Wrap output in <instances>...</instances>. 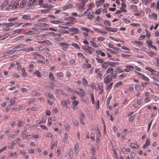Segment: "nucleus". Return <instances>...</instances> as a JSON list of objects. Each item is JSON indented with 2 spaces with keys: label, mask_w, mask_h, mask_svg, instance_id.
I'll return each mask as SVG.
<instances>
[{
  "label": "nucleus",
  "mask_w": 159,
  "mask_h": 159,
  "mask_svg": "<svg viewBox=\"0 0 159 159\" xmlns=\"http://www.w3.org/2000/svg\"><path fill=\"white\" fill-rule=\"evenodd\" d=\"M131 43L133 44H136L138 46H142L143 45V44L140 42L137 41H133L131 42Z\"/></svg>",
  "instance_id": "obj_42"
},
{
  "label": "nucleus",
  "mask_w": 159,
  "mask_h": 159,
  "mask_svg": "<svg viewBox=\"0 0 159 159\" xmlns=\"http://www.w3.org/2000/svg\"><path fill=\"white\" fill-rule=\"evenodd\" d=\"M108 61L103 62L101 65L102 67L104 70L108 68Z\"/></svg>",
  "instance_id": "obj_12"
},
{
  "label": "nucleus",
  "mask_w": 159,
  "mask_h": 159,
  "mask_svg": "<svg viewBox=\"0 0 159 159\" xmlns=\"http://www.w3.org/2000/svg\"><path fill=\"white\" fill-rule=\"evenodd\" d=\"M26 2L25 1H21L19 4V7L21 8H23L26 5Z\"/></svg>",
  "instance_id": "obj_25"
},
{
  "label": "nucleus",
  "mask_w": 159,
  "mask_h": 159,
  "mask_svg": "<svg viewBox=\"0 0 159 159\" xmlns=\"http://www.w3.org/2000/svg\"><path fill=\"white\" fill-rule=\"evenodd\" d=\"M150 141L149 139H147L146 141V142L145 144L143 145V148H145L147 147L148 146L150 143Z\"/></svg>",
  "instance_id": "obj_16"
},
{
  "label": "nucleus",
  "mask_w": 159,
  "mask_h": 159,
  "mask_svg": "<svg viewBox=\"0 0 159 159\" xmlns=\"http://www.w3.org/2000/svg\"><path fill=\"white\" fill-rule=\"evenodd\" d=\"M9 36L8 34H6L3 35H0V39L1 40H3L6 39Z\"/></svg>",
  "instance_id": "obj_35"
},
{
  "label": "nucleus",
  "mask_w": 159,
  "mask_h": 159,
  "mask_svg": "<svg viewBox=\"0 0 159 159\" xmlns=\"http://www.w3.org/2000/svg\"><path fill=\"white\" fill-rule=\"evenodd\" d=\"M81 30H84V31H85L86 32H91L92 31L90 29H89L86 28H84V27L81 28Z\"/></svg>",
  "instance_id": "obj_58"
},
{
  "label": "nucleus",
  "mask_w": 159,
  "mask_h": 159,
  "mask_svg": "<svg viewBox=\"0 0 159 159\" xmlns=\"http://www.w3.org/2000/svg\"><path fill=\"white\" fill-rule=\"evenodd\" d=\"M146 52L150 57L152 56V55L156 56V53L152 51Z\"/></svg>",
  "instance_id": "obj_33"
},
{
  "label": "nucleus",
  "mask_w": 159,
  "mask_h": 159,
  "mask_svg": "<svg viewBox=\"0 0 159 159\" xmlns=\"http://www.w3.org/2000/svg\"><path fill=\"white\" fill-rule=\"evenodd\" d=\"M79 103V102L76 100H74L72 102V105L74 107L76 106Z\"/></svg>",
  "instance_id": "obj_53"
},
{
  "label": "nucleus",
  "mask_w": 159,
  "mask_h": 159,
  "mask_svg": "<svg viewBox=\"0 0 159 159\" xmlns=\"http://www.w3.org/2000/svg\"><path fill=\"white\" fill-rule=\"evenodd\" d=\"M50 22L52 23L58 24L60 23H62V21L58 20V21H55V20H51L50 21Z\"/></svg>",
  "instance_id": "obj_38"
},
{
  "label": "nucleus",
  "mask_w": 159,
  "mask_h": 159,
  "mask_svg": "<svg viewBox=\"0 0 159 159\" xmlns=\"http://www.w3.org/2000/svg\"><path fill=\"white\" fill-rule=\"evenodd\" d=\"M17 24L15 22H14L9 23H4L3 25L4 26H6L7 27H11L14 25L15 24Z\"/></svg>",
  "instance_id": "obj_19"
},
{
  "label": "nucleus",
  "mask_w": 159,
  "mask_h": 159,
  "mask_svg": "<svg viewBox=\"0 0 159 159\" xmlns=\"http://www.w3.org/2000/svg\"><path fill=\"white\" fill-rule=\"evenodd\" d=\"M68 30L69 32H74V33H78L79 32V29L76 28H69Z\"/></svg>",
  "instance_id": "obj_13"
},
{
  "label": "nucleus",
  "mask_w": 159,
  "mask_h": 159,
  "mask_svg": "<svg viewBox=\"0 0 159 159\" xmlns=\"http://www.w3.org/2000/svg\"><path fill=\"white\" fill-rule=\"evenodd\" d=\"M70 21L71 22H73L74 24V23L75 22H76V19L75 18L72 16L70 17Z\"/></svg>",
  "instance_id": "obj_60"
},
{
  "label": "nucleus",
  "mask_w": 159,
  "mask_h": 159,
  "mask_svg": "<svg viewBox=\"0 0 159 159\" xmlns=\"http://www.w3.org/2000/svg\"><path fill=\"white\" fill-rule=\"evenodd\" d=\"M34 74H35L39 77H41V74L38 70H36L34 71Z\"/></svg>",
  "instance_id": "obj_55"
},
{
  "label": "nucleus",
  "mask_w": 159,
  "mask_h": 159,
  "mask_svg": "<svg viewBox=\"0 0 159 159\" xmlns=\"http://www.w3.org/2000/svg\"><path fill=\"white\" fill-rule=\"evenodd\" d=\"M98 51L99 52V54H100L101 56L103 57L105 56V53L103 52H102V50H98L96 51V53L97 54H98Z\"/></svg>",
  "instance_id": "obj_48"
},
{
  "label": "nucleus",
  "mask_w": 159,
  "mask_h": 159,
  "mask_svg": "<svg viewBox=\"0 0 159 159\" xmlns=\"http://www.w3.org/2000/svg\"><path fill=\"white\" fill-rule=\"evenodd\" d=\"M129 146L132 148L138 149L139 148V146L138 145L133 143H130Z\"/></svg>",
  "instance_id": "obj_29"
},
{
  "label": "nucleus",
  "mask_w": 159,
  "mask_h": 159,
  "mask_svg": "<svg viewBox=\"0 0 159 159\" xmlns=\"http://www.w3.org/2000/svg\"><path fill=\"white\" fill-rule=\"evenodd\" d=\"M69 156L71 157L73 156V150L72 149H70L68 153Z\"/></svg>",
  "instance_id": "obj_46"
},
{
  "label": "nucleus",
  "mask_w": 159,
  "mask_h": 159,
  "mask_svg": "<svg viewBox=\"0 0 159 159\" xmlns=\"http://www.w3.org/2000/svg\"><path fill=\"white\" fill-rule=\"evenodd\" d=\"M73 24H73V22H71L70 21H69L68 22H66L65 23L64 25H68L69 26H72Z\"/></svg>",
  "instance_id": "obj_56"
},
{
  "label": "nucleus",
  "mask_w": 159,
  "mask_h": 159,
  "mask_svg": "<svg viewBox=\"0 0 159 159\" xmlns=\"http://www.w3.org/2000/svg\"><path fill=\"white\" fill-rule=\"evenodd\" d=\"M24 124L25 122L24 121L21 120L18 121L17 126L18 127H21L24 125Z\"/></svg>",
  "instance_id": "obj_36"
},
{
  "label": "nucleus",
  "mask_w": 159,
  "mask_h": 159,
  "mask_svg": "<svg viewBox=\"0 0 159 159\" xmlns=\"http://www.w3.org/2000/svg\"><path fill=\"white\" fill-rule=\"evenodd\" d=\"M104 1H97L95 2L96 4L97 7H99L104 2Z\"/></svg>",
  "instance_id": "obj_32"
},
{
  "label": "nucleus",
  "mask_w": 159,
  "mask_h": 159,
  "mask_svg": "<svg viewBox=\"0 0 159 159\" xmlns=\"http://www.w3.org/2000/svg\"><path fill=\"white\" fill-rule=\"evenodd\" d=\"M134 69V67L131 65H128L125 66L124 69L125 71L129 72L133 71Z\"/></svg>",
  "instance_id": "obj_8"
},
{
  "label": "nucleus",
  "mask_w": 159,
  "mask_h": 159,
  "mask_svg": "<svg viewBox=\"0 0 159 159\" xmlns=\"http://www.w3.org/2000/svg\"><path fill=\"white\" fill-rule=\"evenodd\" d=\"M108 64L109 66H110L113 67H114L116 66V63L114 62L108 61Z\"/></svg>",
  "instance_id": "obj_45"
},
{
  "label": "nucleus",
  "mask_w": 159,
  "mask_h": 159,
  "mask_svg": "<svg viewBox=\"0 0 159 159\" xmlns=\"http://www.w3.org/2000/svg\"><path fill=\"white\" fill-rule=\"evenodd\" d=\"M23 30V29H18L15 30H13L12 31V34H16L20 32L21 31Z\"/></svg>",
  "instance_id": "obj_37"
},
{
  "label": "nucleus",
  "mask_w": 159,
  "mask_h": 159,
  "mask_svg": "<svg viewBox=\"0 0 159 159\" xmlns=\"http://www.w3.org/2000/svg\"><path fill=\"white\" fill-rule=\"evenodd\" d=\"M21 18L24 20H33L34 18L32 17L30 15L24 14L22 15Z\"/></svg>",
  "instance_id": "obj_7"
},
{
  "label": "nucleus",
  "mask_w": 159,
  "mask_h": 159,
  "mask_svg": "<svg viewBox=\"0 0 159 159\" xmlns=\"http://www.w3.org/2000/svg\"><path fill=\"white\" fill-rule=\"evenodd\" d=\"M22 50H23V51L26 52H28L30 51H34V49L33 48L30 47L28 48H25V49H23Z\"/></svg>",
  "instance_id": "obj_24"
},
{
  "label": "nucleus",
  "mask_w": 159,
  "mask_h": 159,
  "mask_svg": "<svg viewBox=\"0 0 159 159\" xmlns=\"http://www.w3.org/2000/svg\"><path fill=\"white\" fill-rule=\"evenodd\" d=\"M103 74V71L102 70H101L99 72L97 73V76L98 78L99 79L101 78Z\"/></svg>",
  "instance_id": "obj_31"
},
{
  "label": "nucleus",
  "mask_w": 159,
  "mask_h": 159,
  "mask_svg": "<svg viewBox=\"0 0 159 159\" xmlns=\"http://www.w3.org/2000/svg\"><path fill=\"white\" fill-rule=\"evenodd\" d=\"M112 98V96L111 95H109L108 98H107V102L106 104V105L107 106V105H108L110 103V100Z\"/></svg>",
  "instance_id": "obj_51"
},
{
  "label": "nucleus",
  "mask_w": 159,
  "mask_h": 159,
  "mask_svg": "<svg viewBox=\"0 0 159 159\" xmlns=\"http://www.w3.org/2000/svg\"><path fill=\"white\" fill-rule=\"evenodd\" d=\"M130 8L133 9L134 10L136 11L137 10V8L136 6L135 5H132L130 6Z\"/></svg>",
  "instance_id": "obj_63"
},
{
  "label": "nucleus",
  "mask_w": 159,
  "mask_h": 159,
  "mask_svg": "<svg viewBox=\"0 0 159 159\" xmlns=\"http://www.w3.org/2000/svg\"><path fill=\"white\" fill-rule=\"evenodd\" d=\"M90 96H91V101H92V103L93 104H94L95 99H94V97L93 94V93H91L90 94Z\"/></svg>",
  "instance_id": "obj_59"
},
{
  "label": "nucleus",
  "mask_w": 159,
  "mask_h": 159,
  "mask_svg": "<svg viewBox=\"0 0 159 159\" xmlns=\"http://www.w3.org/2000/svg\"><path fill=\"white\" fill-rule=\"evenodd\" d=\"M146 42H147V43L148 44V46L149 47L151 48V46L152 45V41H150V40H148V41H147Z\"/></svg>",
  "instance_id": "obj_64"
},
{
  "label": "nucleus",
  "mask_w": 159,
  "mask_h": 159,
  "mask_svg": "<svg viewBox=\"0 0 159 159\" xmlns=\"http://www.w3.org/2000/svg\"><path fill=\"white\" fill-rule=\"evenodd\" d=\"M90 43H91V45L94 47L98 48L99 47V46L96 44L93 41H90Z\"/></svg>",
  "instance_id": "obj_39"
},
{
  "label": "nucleus",
  "mask_w": 159,
  "mask_h": 159,
  "mask_svg": "<svg viewBox=\"0 0 159 159\" xmlns=\"http://www.w3.org/2000/svg\"><path fill=\"white\" fill-rule=\"evenodd\" d=\"M80 91V93L81 94H85L86 93L84 89H83L79 88H77Z\"/></svg>",
  "instance_id": "obj_47"
},
{
  "label": "nucleus",
  "mask_w": 159,
  "mask_h": 159,
  "mask_svg": "<svg viewBox=\"0 0 159 159\" xmlns=\"http://www.w3.org/2000/svg\"><path fill=\"white\" fill-rule=\"evenodd\" d=\"M98 134L96 136V143H98L100 141L99 138L101 137V134L100 133L99 129H98Z\"/></svg>",
  "instance_id": "obj_17"
},
{
  "label": "nucleus",
  "mask_w": 159,
  "mask_h": 159,
  "mask_svg": "<svg viewBox=\"0 0 159 159\" xmlns=\"http://www.w3.org/2000/svg\"><path fill=\"white\" fill-rule=\"evenodd\" d=\"M86 15L87 16L88 18L91 20L94 17V15L90 14V12H89L88 14H86Z\"/></svg>",
  "instance_id": "obj_49"
},
{
  "label": "nucleus",
  "mask_w": 159,
  "mask_h": 159,
  "mask_svg": "<svg viewBox=\"0 0 159 159\" xmlns=\"http://www.w3.org/2000/svg\"><path fill=\"white\" fill-rule=\"evenodd\" d=\"M96 60L97 61L98 63L102 64L103 62V60L102 59L99 58L98 57L96 58Z\"/></svg>",
  "instance_id": "obj_44"
},
{
  "label": "nucleus",
  "mask_w": 159,
  "mask_h": 159,
  "mask_svg": "<svg viewBox=\"0 0 159 159\" xmlns=\"http://www.w3.org/2000/svg\"><path fill=\"white\" fill-rule=\"evenodd\" d=\"M103 87V84L102 83L100 82L98 83L95 87V89L98 90Z\"/></svg>",
  "instance_id": "obj_15"
},
{
  "label": "nucleus",
  "mask_w": 159,
  "mask_h": 159,
  "mask_svg": "<svg viewBox=\"0 0 159 159\" xmlns=\"http://www.w3.org/2000/svg\"><path fill=\"white\" fill-rule=\"evenodd\" d=\"M49 77L50 80H54L53 82L55 83H57V80H54L55 77L52 73H49Z\"/></svg>",
  "instance_id": "obj_18"
},
{
  "label": "nucleus",
  "mask_w": 159,
  "mask_h": 159,
  "mask_svg": "<svg viewBox=\"0 0 159 159\" xmlns=\"http://www.w3.org/2000/svg\"><path fill=\"white\" fill-rule=\"evenodd\" d=\"M68 138V134L67 133H65V134L64 137L63 139V142L65 143H67V139Z\"/></svg>",
  "instance_id": "obj_34"
},
{
  "label": "nucleus",
  "mask_w": 159,
  "mask_h": 159,
  "mask_svg": "<svg viewBox=\"0 0 159 159\" xmlns=\"http://www.w3.org/2000/svg\"><path fill=\"white\" fill-rule=\"evenodd\" d=\"M28 134V132L27 131L25 130L23 131L22 133V137L23 139L26 138Z\"/></svg>",
  "instance_id": "obj_28"
},
{
  "label": "nucleus",
  "mask_w": 159,
  "mask_h": 159,
  "mask_svg": "<svg viewBox=\"0 0 159 159\" xmlns=\"http://www.w3.org/2000/svg\"><path fill=\"white\" fill-rule=\"evenodd\" d=\"M64 89L67 90L70 93H73V89L70 88L67 85H65L64 87Z\"/></svg>",
  "instance_id": "obj_27"
},
{
  "label": "nucleus",
  "mask_w": 159,
  "mask_h": 159,
  "mask_svg": "<svg viewBox=\"0 0 159 159\" xmlns=\"http://www.w3.org/2000/svg\"><path fill=\"white\" fill-rule=\"evenodd\" d=\"M73 4H70L63 7V9L64 10L71 8L73 7Z\"/></svg>",
  "instance_id": "obj_20"
},
{
  "label": "nucleus",
  "mask_w": 159,
  "mask_h": 159,
  "mask_svg": "<svg viewBox=\"0 0 159 159\" xmlns=\"http://www.w3.org/2000/svg\"><path fill=\"white\" fill-rule=\"evenodd\" d=\"M141 79L143 80L147 81H149L150 80L147 77L143 75H142Z\"/></svg>",
  "instance_id": "obj_50"
},
{
  "label": "nucleus",
  "mask_w": 159,
  "mask_h": 159,
  "mask_svg": "<svg viewBox=\"0 0 159 159\" xmlns=\"http://www.w3.org/2000/svg\"><path fill=\"white\" fill-rule=\"evenodd\" d=\"M16 50L15 48V47L13 48L12 50H9L8 51V52H9L10 55H11L14 53L16 52Z\"/></svg>",
  "instance_id": "obj_41"
},
{
  "label": "nucleus",
  "mask_w": 159,
  "mask_h": 159,
  "mask_svg": "<svg viewBox=\"0 0 159 159\" xmlns=\"http://www.w3.org/2000/svg\"><path fill=\"white\" fill-rule=\"evenodd\" d=\"M19 5V1H5L0 5V9L3 11L6 10L9 11L10 10H14L16 9Z\"/></svg>",
  "instance_id": "obj_1"
},
{
  "label": "nucleus",
  "mask_w": 159,
  "mask_h": 159,
  "mask_svg": "<svg viewBox=\"0 0 159 159\" xmlns=\"http://www.w3.org/2000/svg\"><path fill=\"white\" fill-rule=\"evenodd\" d=\"M113 70L114 69L112 68L111 67H109L107 70L106 73L107 74L109 73H111V74L112 73L113 71Z\"/></svg>",
  "instance_id": "obj_43"
},
{
  "label": "nucleus",
  "mask_w": 159,
  "mask_h": 159,
  "mask_svg": "<svg viewBox=\"0 0 159 159\" xmlns=\"http://www.w3.org/2000/svg\"><path fill=\"white\" fill-rule=\"evenodd\" d=\"M61 103L63 107L66 108L68 107V105L67 102L65 100H63L61 101Z\"/></svg>",
  "instance_id": "obj_23"
},
{
  "label": "nucleus",
  "mask_w": 159,
  "mask_h": 159,
  "mask_svg": "<svg viewBox=\"0 0 159 159\" xmlns=\"http://www.w3.org/2000/svg\"><path fill=\"white\" fill-rule=\"evenodd\" d=\"M44 95L45 96L49 98L54 99V97L53 95H52L50 93L48 92H45L44 93Z\"/></svg>",
  "instance_id": "obj_22"
},
{
  "label": "nucleus",
  "mask_w": 159,
  "mask_h": 159,
  "mask_svg": "<svg viewBox=\"0 0 159 159\" xmlns=\"http://www.w3.org/2000/svg\"><path fill=\"white\" fill-rule=\"evenodd\" d=\"M64 127H65V131L67 132H68L70 128L69 124H66V125H64Z\"/></svg>",
  "instance_id": "obj_61"
},
{
  "label": "nucleus",
  "mask_w": 159,
  "mask_h": 159,
  "mask_svg": "<svg viewBox=\"0 0 159 159\" xmlns=\"http://www.w3.org/2000/svg\"><path fill=\"white\" fill-rule=\"evenodd\" d=\"M36 1H33V3L35 2ZM37 3L40 5V7H43L44 8H47L48 9L42 10L41 12L43 13H46L49 12L50 11V9H52L54 7L53 6L48 5L46 4L43 3V1H38Z\"/></svg>",
  "instance_id": "obj_2"
},
{
  "label": "nucleus",
  "mask_w": 159,
  "mask_h": 159,
  "mask_svg": "<svg viewBox=\"0 0 159 159\" xmlns=\"http://www.w3.org/2000/svg\"><path fill=\"white\" fill-rule=\"evenodd\" d=\"M112 80V77L111 76L107 75L104 78L103 82L105 84H108L111 82Z\"/></svg>",
  "instance_id": "obj_5"
},
{
  "label": "nucleus",
  "mask_w": 159,
  "mask_h": 159,
  "mask_svg": "<svg viewBox=\"0 0 159 159\" xmlns=\"http://www.w3.org/2000/svg\"><path fill=\"white\" fill-rule=\"evenodd\" d=\"M85 94L81 95L80 96L82 102H85L86 104H88L89 102L88 100L86 98V96H85Z\"/></svg>",
  "instance_id": "obj_10"
},
{
  "label": "nucleus",
  "mask_w": 159,
  "mask_h": 159,
  "mask_svg": "<svg viewBox=\"0 0 159 159\" xmlns=\"http://www.w3.org/2000/svg\"><path fill=\"white\" fill-rule=\"evenodd\" d=\"M106 86L105 87V89L107 91H110L111 89L113 83H111L110 84H106Z\"/></svg>",
  "instance_id": "obj_11"
},
{
  "label": "nucleus",
  "mask_w": 159,
  "mask_h": 159,
  "mask_svg": "<svg viewBox=\"0 0 159 159\" xmlns=\"http://www.w3.org/2000/svg\"><path fill=\"white\" fill-rule=\"evenodd\" d=\"M86 4L85 1H80V2L77 3L76 6L79 9H82Z\"/></svg>",
  "instance_id": "obj_6"
},
{
  "label": "nucleus",
  "mask_w": 159,
  "mask_h": 159,
  "mask_svg": "<svg viewBox=\"0 0 159 159\" xmlns=\"http://www.w3.org/2000/svg\"><path fill=\"white\" fill-rule=\"evenodd\" d=\"M58 45L60 46L63 50L67 51L68 47L70 45V43H68L66 42H64L59 43Z\"/></svg>",
  "instance_id": "obj_3"
},
{
  "label": "nucleus",
  "mask_w": 159,
  "mask_h": 159,
  "mask_svg": "<svg viewBox=\"0 0 159 159\" xmlns=\"http://www.w3.org/2000/svg\"><path fill=\"white\" fill-rule=\"evenodd\" d=\"M94 7V5L92 3H91L89 6L88 8L86 10V11H88L91 10L93 7Z\"/></svg>",
  "instance_id": "obj_40"
},
{
  "label": "nucleus",
  "mask_w": 159,
  "mask_h": 159,
  "mask_svg": "<svg viewBox=\"0 0 159 159\" xmlns=\"http://www.w3.org/2000/svg\"><path fill=\"white\" fill-rule=\"evenodd\" d=\"M74 150L75 151V154L77 155L79 151V146L78 143H76L75 146Z\"/></svg>",
  "instance_id": "obj_14"
},
{
  "label": "nucleus",
  "mask_w": 159,
  "mask_h": 159,
  "mask_svg": "<svg viewBox=\"0 0 159 159\" xmlns=\"http://www.w3.org/2000/svg\"><path fill=\"white\" fill-rule=\"evenodd\" d=\"M54 39L56 41L58 42H60L61 41H63L64 40V38L61 37V34L60 33H57L55 34L54 33Z\"/></svg>",
  "instance_id": "obj_4"
},
{
  "label": "nucleus",
  "mask_w": 159,
  "mask_h": 159,
  "mask_svg": "<svg viewBox=\"0 0 159 159\" xmlns=\"http://www.w3.org/2000/svg\"><path fill=\"white\" fill-rule=\"evenodd\" d=\"M103 23L104 24L106 25H107L109 26H110L111 25L110 22L107 20L104 21Z\"/></svg>",
  "instance_id": "obj_52"
},
{
  "label": "nucleus",
  "mask_w": 159,
  "mask_h": 159,
  "mask_svg": "<svg viewBox=\"0 0 159 159\" xmlns=\"http://www.w3.org/2000/svg\"><path fill=\"white\" fill-rule=\"evenodd\" d=\"M52 134L50 132H48L45 135V137H47L52 138Z\"/></svg>",
  "instance_id": "obj_62"
},
{
  "label": "nucleus",
  "mask_w": 159,
  "mask_h": 159,
  "mask_svg": "<svg viewBox=\"0 0 159 159\" xmlns=\"http://www.w3.org/2000/svg\"><path fill=\"white\" fill-rule=\"evenodd\" d=\"M93 48L89 46H87V48L86 49L85 51L88 53L92 54L93 53Z\"/></svg>",
  "instance_id": "obj_21"
},
{
  "label": "nucleus",
  "mask_w": 159,
  "mask_h": 159,
  "mask_svg": "<svg viewBox=\"0 0 159 159\" xmlns=\"http://www.w3.org/2000/svg\"><path fill=\"white\" fill-rule=\"evenodd\" d=\"M82 84L85 86L88 85V81L85 78H83L82 79Z\"/></svg>",
  "instance_id": "obj_30"
},
{
  "label": "nucleus",
  "mask_w": 159,
  "mask_h": 159,
  "mask_svg": "<svg viewBox=\"0 0 159 159\" xmlns=\"http://www.w3.org/2000/svg\"><path fill=\"white\" fill-rule=\"evenodd\" d=\"M46 22L47 21V18H42L41 19H39L38 20H37V22Z\"/></svg>",
  "instance_id": "obj_57"
},
{
  "label": "nucleus",
  "mask_w": 159,
  "mask_h": 159,
  "mask_svg": "<svg viewBox=\"0 0 159 159\" xmlns=\"http://www.w3.org/2000/svg\"><path fill=\"white\" fill-rule=\"evenodd\" d=\"M25 44H18L17 46H15V48L16 50V49H19L18 51H23V50H22L23 49H25V48H24L25 46Z\"/></svg>",
  "instance_id": "obj_9"
},
{
  "label": "nucleus",
  "mask_w": 159,
  "mask_h": 159,
  "mask_svg": "<svg viewBox=\"0 0 159 159\" xmlns=\"http://www.w3.org/2000/svg\"><path fill=\"white\" fill-rule=\"evenodd\" d=\"M117 72L115 71H113L111 74V76L112 77V79H116L117 78Z\"/></svg>",
  "instance_id": "obj_26"
},
{
  "label": "nucleus",
  "mask_w": 159,
  "mask_h": 159,
  "mask_svg": "<svg viewBox=\"0 0 159 159\" xmlns=\"http://www.w3.org/2000/svg\"><path fill=\"white\" fill-rule=\"evenodd\" d=\"M18 17H15L13 18H10L8 19V20L9 21H15L18 19Z\"/></svg>",
  "instance_id": "obj_54"
}]
</instances>
